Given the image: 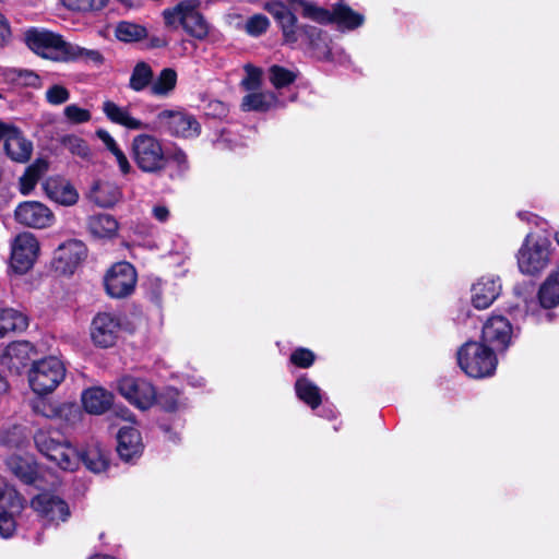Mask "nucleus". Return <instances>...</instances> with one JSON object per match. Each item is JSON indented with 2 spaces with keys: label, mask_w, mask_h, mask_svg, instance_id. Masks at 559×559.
Here are the masks:
<instances>
[{
  "label": "nucleus",
  "mask_w": 559,
  "mask_h": 559,
  "mask_svg": "<svg viewBox=\"0 0 559 559\" xmlns=\"http://www.w3.org/2000/svg\"><path fill=\"white\" fill-rule=\"evenodd\" d=\"M91 559H116V558L112 556L103 555V556H95L94 558H91Z\"/></svg>",
  "instance_id": "64"
},
{
  "label": "nucleus",
  "mask_w": 559,
  "mask_h": 559,
  "mask_svg": "<svg viewBox=\"0 0 559 559\" xmlns=\"http://www.w3.org/2000/svg\"><path fill=\"white\" fill-rule=\"evenodd\" d=\"M63 62H78L82 61L85 64L100 67L105 62L104 55L97 49H87L76 44L69 43L66 50V57L62 58Z\"/></svg>",
  "instance_id": "35"
},
{
  "label": "nucleus",
  "mask_w": 559,
  "mask_h": 559,
  "mask_svg": "<svg viewBox=\"0 0 559 559\" xmlns=\"http://www.w3.org/2000/svg\"><path fill=\"white\" fill-rule=\"evenodd\" d=\"M153 79L152 67L145 61H139L131 72L129 87L134 92H142L152 85Z\"/></svg>",
  "instance_id": "39"
},
{
  "label": "nucleus",
  "mask_w": 559,
  "mask_h": 559,
  "mask_svg": "<svg viewBox=\"0 0 559 559\" xmlns=\"http://www.w3.org/2000/svg\"><path fill=\"white\" fill-rule=\"evenodd\" d=\"M87 229L94 238L112 239L118 234L119 224L112 215L99 213L87 218Z\"/></svg>",
  "instance_id": "27"
},
{
  "label": "nucleus",
  "mask_w": 559,
  "mask_h": 559,
  "mask_svg": "<svg viewBox=\"0 0 559 559\" xmlns=\"http://www.w3.org/2000/svg\"><path fill=\"white\" fill-rule=\"evenodd\" d=\"M159 129L170 136L194 139L201 134L202 127L197 118L186 111L165 109L156 115Z\"/></svg>",
  "instance_id": "10"
},
{
  "label": "nucleus",
  "mask_w": 559,
  "mask_h": 559,
  "mask_svg": "<svg viewBox=\"0 0 559 559\" xmlns=\"http://www.w3.org/2000/svg\"><path fill=\"white\" fill-rule=\"evenodd\" d=\"M365 23V16L354 11L349 5L337 2L333 5L331 24H336L341 28L354 31Z\"/></svg>",
  "instance_id": "31"
},
{
  "label": "nucleus",
  "mask_w": 559,
  "mask_h": 559,
  "mask_svg": "<svg viewBox=\"0 0 559 559\" xmlns=\"http://www.w3.org/2000/svg\"><path fill=\"white\" fill-rule=\"evenodd\" d=\"M103 111L112 123L122 126L129 130H141L146 128L144 122L130 115L128 108L120 107L111 100L103 103Z\"/></svg>",
  "instance_id": "29"
},
{
  "label": "nucleus",
  "mask_w": 559,
  "mask_h": 559,
  "mask_svg": "<svg viewBox=\"0 0 559 559\" xmlns=\"http://www.w3.org/2000/svg\"><path fill=\"white\" fill-rule=\"evenodd\" d=\"M154 405L166 413H177L186 408V403L181 399V392L175 386H166L159 393L156 391Z\"/></svg>",
  "instance_id": "36"
},
{
  "label": "nucleus",
  "mask_w": 559,
  "mask_h": 559,
  "mask_svg": "<svg viewBox=\"0 0 559 559\" xmlns=\"http://www.w3.org/2000/svg\"><path fill=\"white\" fill-rule=\"evenodd\" d=\"M286 1L290 8H295L296 5H299L302 9L306 5V3L308 2V0H286Z\"/></svg>",
  "instance_id": "63"
},
{
  "label": "nucleus",
  "mask_w": 559,
  "mask_h": 559,
  "mask_svg": "<svg viewBox=\"0 0 559 559\" xmlns=\"http://www.w3.org/2000/svg\"><path fill=\"white\" fill-rule=\"evenodd\" d=\"M501 283L499 277L483 276L472 286V305L476 309H487L499 297Z\"/></svg>",
  "instance_id": "23"
},
{
  "label": "nucleus",
  "mask_w": 559,
  "mask_h": 559,
  "mask_svg": "<svg viewBox=\"0 0 559 559\" xmlns=\"http://www.w3.org/2000/svg\"><path fill=\"white\" fill-rule=\"evenodd\" d=\"M177 72L173 68H164L152 82L151 93L155 96H167L176 87Z\"/></svg>",
  "instance_id": "40"
},
{
  "label": "nucleus",
  "mask_w": 559,
  "mask_h": 559,
  "mask_svg": "<svg viewBox=\"0 0 559 559\" xmlns=\"http://www.w3.org/2000/svg\"><path fill=\"white\" fill-rule=\"evenodd\" d=\"M4 464L7 468L24 485L33 486L39 479V466L32 455L12 454Z\"/></svg>",
  "instance_id": "22"
},
{
  "label": "nucleus",
  "mask_w": 559,
  "mask_h": 559,
  "mask_svg": "<svg viewBox=\"0 0 559 559\" xmlns=\"http://www.w3.org/2000/svg\"><path fill=\"white\" fill-rule=\"evenodd\" d=\"M270 27V21L266 15L257 13L250 16L245 25L246 33L252 37H259Z\"/></svg>",
  "instance_id": "47"
},
{
  "label": "nucleus",
  "mask_w": 559,
  "mask_h": 559,
  "mask_svg": "<svg viewBox=\"0 0 559 559\" xmlns=\"http://www.w3.org/2000/svg\"><path fill=\"white\" fill-rule=\"evenodd\" d=\"M301 15L319 24L329 25L331 24L332 11L308 1L302 9Z\"/></svg>",
  "instance_id": "44"
},
{
  "label": "nucleus",
  "mask_w": 559,
  "mask_h": 559,
  "mask_svg": "<svg viewBox=\"0 0 559 559\" xmlns=\"http://www.w3.org/2000/svg\"><path fill=\"white\" fill-rule=\"evenodd\" d=\"M24 43L37 56L56 62H63L69 44L62 35L38 27L25 31Z\"/></svg>",
  "instance_id": "7"
},
{
  "label": "nucleus",
  "mask_w": 559,
  "mask_h": 559,
  "mask_svg": "<svg viewBox=\"0 0 559 559\" xmlns=\"http://www.w3.org/2000/svg\"><path fill=\"white\" fill-rule=\"evenodd\" d=\"M69 98V90L61 84H53L46 91V100L50 105L58 106L64 104Z\"/></svg>",
  "instance_id": "53"
},
{
  "label": "nucleus",
  "mask_w": 559,
  "mask_h": 559,
  "mask_svg": "<svg viewBox=\"0 0 559 559\" xmlns=\"http://www.w3.org/2000/svg\"><path fill=\"white\" fill-rule=\"evenodd\" d=\"M204 115L212 119L224 120L229 115V106L218 99H211L204 106Z\"/></svg>",
  "instance_id": "50"
},
{
  "label": "nucleus",
  "mask_w": 559,
  "mask_h": 559,
  "mask_svg": "<svg viewBox=\"0 0 559 559\" xmlns=\"http://www.w3.org/2000/svg\"><path fill=\"white\" fill-rule=\"evenodd\" d=\"M551 241L544 236L528 234L518 252V266L522 274L539 275L550 262Z\"/></svg>",
  "instance_id": "5"
},
{
  "label": "nucleus",
  "mask_w": 559,
  "mask_h": 559,
  "mask_svg": "<svg viewBox=\"0 0 559 559\" xmlns=\"http://www.w3.org/2000/svg\"><path fill=\"white\" fill-rule=\"evenodd\" d=\"M122 328L120 317L110 312H98L91 323V338L99 348H109L116 345Z\"/></svg>",
  "instance_id": "15"
},
{
  "label": "nucleus",
  "mask_w": 559,
  "mask_h": 559,
  "mask_svg": "<svg viewBox=\"0 0 559 559\" xmlns=\"http://www.w3.org/2000/svg\"><path fill=\"white\" fill-rule=\"evenodd\" d=\"M63 114L67 120L73 124L88 122L92 118V114L88 109L81 108L75 104L68 105Z\"/></svg>",
  "instance_id": "51"
},
{
  "label": "nucleus",
  "mask_w": 559,
  "mask_h": 559,
  "mask_svg": "<svg viewBox=\"0 0 559 559\" xmlns=\"http://www.w3.org/2000/svg\"><path fill=\"white\" fill-rule=\"evenodd\" d=\"M64 377L66 367L55 356L37 359L28 369L29 386L38 395H46L55 391Z\"/></svg>",
  "instance_id": "6"
},
{
  "label": "nucleus",
  "mask_w": 559,
  "mask_h": 559,
  "mask_svg": "<svg viewBox=\"0 0 559 559\" xmlns=\"http://www.w3.org/2000/svg\"><path fill=\"white\" fill-rule=\"evenodd\" d=\"M24 497L13 487L0 490V503L11 512L19 513L23 509Z\"/></svg>",
  "instance_id": "45"
},
{
  "label": "nucleus",
  "mask_w": 559,
  "mask_h": 559,
  "mask_svg": "<svg viewBox=\"0 0 559 559\" xmlns=\"http://www.w3.org/2000/svg\"><path fill=\"white\" fill-rule=\"evenodd\" d=\"M39 252L37 238L27 231L19 234L12 243L10 266L15 274L23 275L34 265Z\"/></svg>",
  "instance_id": "12"
},
{
  "label": "nucleus",
  "mask_w": 559,
  "mask_h": 559,
  "mask_svg": "<svg viewBox=\"0 0 559 559\" xmlns=\"http://www.w3.org/2000/svg\"><path fill=\"white\" fill-rule=\"evenodd\" d=\"M512 334V324L506 317L491 316L483 324L480 342L495 353L504 352L511 343Z\"/></svg>",
  "instance_id": "16"
},
{
  "label": "nucleus",
  "mask_w": 559,
  "mask_h": 559,
  "mask_svg": "<svg viewBox=\"0 0 559 559\" xmlns=\"http://www.w3.org/2000/svg\"><path fill=\"white\" fill-rule=\"evenodd\" d=\"M266 11L274 17L283 34L285 44H296L301 36L298 20L288 5L283 1H271L265 5Z\"/></svg>",
  "instance_id": "19"
},
{
  "label": "nucleus",
  "mask_w": 559,
  "mask_h": 559,
  "mask_svg": "<svg viewBox=\"0 0 559 559\" xmlns=\"http://www.w3.org/2000/svg\"><path fill=\"white\" fill-rule=\"evenodd\" d=\"M36 449L59 468L73 472L76 454L66 436L57 428H39L33 435Z\"/></svg>",
  "instance_id": "3"
},
{
  "label": "nucleus",
  "mask_w": 559,
  "mask_h": 559,
  "mask_svg": "<svg viewBox=\"0 0 559 559\" xmlns=\"http://www.w3.org/2000/svg\"><path fill=\"white\" fill-rule=\"evenodd\" d=\"M96 136L103 141L106 148L111 152L115 150L118 144L116 143L115 139L110 135V133L105 129H97L96 130Z\"/></svg>",
  "instance_id": "59"
},
{
  "label": "nucleus",
  "mask_w": 559,
  "mask_h": 559,
  "mask_svg": "<svg viewBox=\"0 0 559 559\" xmlns=\"http://www.w3.org/2000/svg\"><path fill=\"white\" fill-rule=\"evenodd\" d=\"M75 454L76 460L73 471L79 467L80 463H82L86 469L95 474L105 472L109 467L108 454L98 443L87 444L80 450L75 448Z\"/></svg>",
  "instance_id": "24"
},
{
  "label": "nucleus",
  "mask_w": 559,
  "mask_h": 559,
  "mask_svg": "<svg viewBox=\"0 0 559 559\" xmlns=\"http://www.w3.org/2000/svg\"><path fill=\"white\" fill-rule=\"evenodd\" d=\"M14 513L3 508V503H0V534L5 538L11 537L15 531Z\"/></svg>",
  "instance_id": "52"
},
{
  "label": "nucleus",
  "mask_w": 559,
  "mask_h": 559,
  "mask_svg": "<svg viewBox=\"0 0 559 559\" xmlns=\"http://www.w3.org/2000/svg\"><path fill=\"white\" fill-rule=\"evenodd\" d=\"M68 142L71 145L70 150L73 154L82 158H87L90 156V147L86 141H84L83 139L78 136H70L68 139Z\"/></svg>",
  "instance_id": "55"
},
{
  "label": "nucleus",
  "mask_w": 559,
  "mask_h": 559,
  "mask_svg": "<svg viewBox=\"0 0 559 559\" xmlns=\"http://www.w3.org/2000/svg\"><path fill=\"white\" fill-rule=\"evenodd\" d=\"M246 78L242 80L241 85L247 91H257L262 83V69L251 63L245 66Z\"/></svg>",
  "instance_id": "49"
},
{
  "label": "nucleus",
  "mask_w": 559,
  "mask_h": 559,
  "mask_svg": "<svg viewBox=\"0 0 559 559\" xmlns=\"http://www.w3.org/2000/svg\"><path fill=\"white\" fill-rule=\"evenodd\" d=\"M198 0H182L162 12L165 27L177 31L179 27L198 40L205 39L210 34V24L199 11Z\"/></svg>",
  "instance_id": "1"
},
{
  "label": "nucleus",
  "mask_w": 559,
  "mask_h": 559,
  "mask_svg": "<svg viewBox=\"0 0 559 559\" xmlns=\"http://www.w3.org/2000/svg\"><path fill=\"white\" fill-rule=\"evenodd\" d=\"M147 43L146 48L147 49H159L165 48L168 46L169 40L165 35H147Z\"/></svg>",
  "instance_id": "58"
},
{
  "label": "nucleus",
  "mask_w": 559,
  "mask_h": 559,
  "mask_svg": "<svg viewBox=\"0 0 559 559\" xmlns=\"http://www.w3.org/2000/svg\"><path fill=\"white\" fill-rule=\"evenodd\" d=\"M114 394L102 386H93L83 391L82 405L88 414L102 415L114 404Z\"/></svg>",
  "instance_id": "26"
},
{
  "label": "nucleus",
  "mask_w": 559,
  "mask_h": 559,
  "mask_svg": "<svg viewBox=\"0 0 559 559\" xmlns=\"http://www.w3.org/2000/svg\"><path fill=\"white\" fill-rule=\"evenodd\" d=\"M33 411L46 418H64L69 420V416L74 417L80 414L79 407L74 403H62L53 405L45 399L34 402Z\"/></svg>",
  "instance_id": "33"
},
{
  "label": "nucleus",
  "mask_w": 559,
  "mask_h": 559,
  "mask_svg": "<svg viewBox=\"0 0 559 559\" xmlns=\"http://www.w3.org/2000/svg\"><path fill=\"white\" fill-rule=\"evenodd\" d=\"M456 359L460 368L475 379L492 376L498 364L497 355L491 347L473 340L459 347Z\"/></svg>",
  "instance_id": "4"
},
{
  "label": "nucleus",
  "mask_w": 559,
  "mask_h": 559,
  "mask_svg": "<svg viewBox=\"0 0 559 559\" xmlns=\"http://www.w3.org/2000/svg\"><path fill=\"white\" fill-rule=\"evenodd\" d=\"M158 426L162 431H164L166 435H168V439L170 441L176 442L177 440H179L178 433L173 431V429L169 425L160 423Z\"/></svg>",
  "instance_id": "61"
},
{
  "label": "nucleus",
  "mask_w": 559,
  "mask_h": 559,
  "mask_svg": "<svg viewBox=\"0 0 559 559\" xmlns=\"http://www.w3.org/2000/svg\"><path fill=\"white\" fill-rule=\"evenodd\" d=\"M39 162L40 160L38 159L35 164L27 167L23 176L20 178V192L23 195H28L39 180V170L37 168Z\"/></svg>",
  "instance_id": "48"
},
{
  "label": "nucleus",
  "mask_w": 559,
  "mask_h": 559,
  "mask_svg": "<svg viewBox=\"0 0 559 559\" xmlns=\"http://www.w3.org/2000/svg\"><path fill=\"white\" fill-rule=\"evenodd\" d=\"M283 106L274 92H255L243 96L241 109L243 111L266 112L272 108Z\"/></svg>",
  "instance_id": "28"
},
{
  "label": "nucleus",
  "mask_w": 559,
  "mask_h": 559,
  "mask_svg": "<svg viewBox=\"0 0 559 559\" xmlns=\"http://www.w3.org/2000/svg\"><path fill=\"white\" fill-rule=\"evenodd\" d=\"M115 36L123 43H138L147 37V28L130 21H120L116 25Z\"/></svg>",
  "instance_id": "38"
},
{
  "label": "nucleus",
  "mask_w": 559,
  "mask_h": 559,
  "mask_svg": "<svg viewBox=\"0 0 559 559\" xmlns=\"http://www.w3.org/2000/svg\"><path fill=\"white\" fill-rule=\"evenodd\" d=\"M0 442L9 449L25 448L28 443L26 428L21 425H13L2 432Z\"/></svg>",
  "instance_id": "41"
},
{
  "label": "nucleus",
  "mask_w": 559,
  "mask_h": 559,
  "mask_svg": "<svg viewBox=\"0 0 559 559\" xmlns=\"http://www.w3.org/2000/svg\"><path fill=\"white\" fill-rule=\"evenodd\" d=\"M294 390L298 400L311 409H317L322 404L320 388L306 374H301L296 379Z\"/></svg>",
  "instance_id": "30"
},
{
  "label": "nucleus",
  "mask_w": 559,
  "mask_h": 559,
  "mask_svg": "<svg viewBox=\"0 0 559 559\" xmlns=\"http://www.w3.org/2000/svg\"><path fill=\"white\" fill-rule=\"evenodd\" d=\"M10 389L9 381L7 378L0 372V395L5 394Z\"/></svg>",
  "instance_id": "62"
},
{
  "label": "nucleus",
  "mask_w": 559,
  "mask_h": 559,
  "mask_svg": "<svg viewBox=\"0 0 559 559\" xmlns=\"http://www.w3.org/2000/svg\"><path fill=\"white\" fill-rule=\"evenodd\" d=\"M88 249L79 239H68L60 243L53 252L51 265L61 275H72L86 260Z\"/></svg>",
  "instance_id": "11"
},
{
  "label": "nucleus",
  "mask_w": 559,
  "mask_h": 559,
  "mask_svg": "<svg viewBox=\"0 0 559 559\" xmlns=\"http://www.w3.org/2000/svg\"><path fill=\"white\" fill-rule=\"evenodd\" d=\"M110 153L116 157L121 174L129 175L132 171V166L124 152L119 146H117Z\"/></svg>",
  "instance_id": "57"
},
{
  "label": "nucleus",
  "mask_w": 559,
  "mask_h": 559,
  "mask_svg": "<svg viewBox=\"0 0 559 559\" xmlns=\"http://www.w3.org/2000/svg\"><path fill=\"white\" fill-rule=\"evenodd\" d=\"M47 197L63 206L74 205L79 200L75 187L62 177H51L44 183Z\"/></svg>",
  "instance_id": "25"
},
{
  "label": "nucleus",
  "mask_w": 559,
  "mask_h": 559,
  "mask_svg": "<svg viewBox=\"0 0 559 559\" xmlns=\"http://www.w3.org/2000/svg\"><path fill=\"white\" fill-rule=\"evenodd\" d=\"M138 283V272L128 261L114 263L105 273L103 284L110 298L122 299L131 296Z\"/></svg>",
  "instance_id": "8"
},
{
  "label": "nucleus",
  "mask_w": 559,
  "mask_h": 559,
  "mask_svg": "<svg viewBox=\"0 0 559 559\" xmlns=\"http://www.w3.org/2000/svg\"><path fill=\"white\" fill-rule=\"evenodd\" d=\"M14 219L25 227L43 229L53 224L55 215L39 201H23L14 210Z\"/></svg>",
  "instance_id": "17"
},
{
  "label": "nucleus",
  "mask_w": 559,
  "mask_h": 559,
  "mask_svg": "<svg viewBox=\"0 0 559 559\" xmlns=\"http://www.w3.org/2000/svg\"><path fill=\"white\" fill-rule=\"evenodd\" d=\"M116 389L123 399L140 411H147L154 406L156 388L147 379L126 374L117 380Z\"/></svg>",
  "instance_id": "9"
},
{
  "label": "nucleus",
  "mask_w": 559,
  "mask_h": 559,
  "mask_svg": "<svg viewBox=\"0 0 559 559\" xmlns=\"http://www.w3.org/2000/svg\"><path fill=\"white\" fill-rule=\"evenodd\" d=\"M267 72L269 81L276 90H282L294 84L298 78L297 72L280 64H272Z\"/></svg>",
  "instance_id": "42"
},
{
  "label": "nucleus",
  "mask_w": 559,
  "mask_h": 559,
  "mask_svg": "<svg viewBox=\"0 0 559 559\" xmlns=\"http://www.w3.org/2000/svg\"><path fill=\"white\" fill-rule=\"evenodd\" d=\"M38 359V350L28 341L11 342L0 356L1 365L7 367L11 373L22 374L33 367Z\"/></svg>",
  "instance_id": "13"
},
{
  "label": "nucleus",
  "mask_w": 559,
  "mask_h": 559,
  "mask_svg": "<svg viewBox=\"0 0 559 559\" xmlns=\"http://www.w3.org/2000/svg\"><path fill=\"white\" fill-rule=\"evenodd\" d=\"M60 2L69 11L91 13L103 10L108 0H60Z\"/></svg>",
  "instance_id": "43"
},
{
  "label": "nucleus",
  "mask_w": 559,
  "mask_h": 559,
  "mask_svg": "<svg viewBox=\"0 0 559 559\" xmlns=\"http://www.w3.org/2000/svg\"><path fill=\"white\" fill-rule=\"evenodd\" d=\"M129 153L135 166L143 174L159 177L168 168L167 152L164 150L162 141L153 134L134 135Z\"/></svg>",
  "instance_id": "2"
},
{
  "label": "nucleus",
  "mask_w": 559,
  "mask_h": 559,
  "mask_svg": "<svg viewBox=\"0 0 559 559\" xmlns=\"http://www.w3.org/2000/svg\"><path fill=\"white\" fill-rule=\"evenodd\" d=\"M31 506L40 518L56 525L67 522L71 516L68 502L50 492L38 493L32 499Z\"/></svg>",
  "instance_id": "18"
},
{
  "label": "nucleus",
  "mask_w": 559,
  "mask_h": 559,
  "mask_svg": "<svg viewBox=\"0 0 559 559\" xmlns=\"http://www.w3.org/2000/svg\"><path fill=\"white\" fill-rule=\"evenodd\" d=\"M300 33L317 60L333 61L332 40L326 32L317 26L304 24L300 27Z\"/></svg>",
  "instance_id": "21"
},
{
  "label": "nucleus",
  "mask_w": 559,
  "mask_h": 559,
  "mask_svg": "<svg viewBox=\"0 0 559 559\" xmlns=\"http://www.w3.org/2000/svg\"><path fill=\"white\" fill-rule=\"evenodd\" d=\"M1 140L4 141V153L11 160L24 164L31 159L33 143L25 138L19 127L0 120V141Z\"/></svg>",
  "instance_id": "14"
},
{
  "label": "nucleus",
  "mask_w": 559,
  "mask_h": 559,
  "mask_svg": "<svg viewBox=\"0 0 559 559\" xmlns=\"http://www.w3.org/2000/svg\"><path fill=\"white\" fill-rule=\"evenodd\" d=\"M167 157L168 163L173 162L176 164L180 174H183L189 169L188 155L182 148L176 147L173 152L167 153Z\"/></svg>",
  "instance_id": "54"
},
{
  "label": "nucleus",
  "mask_w": 559,
  "mask_h": 559,
  "mask_svg": "<svg viewBox=\"0 0 559 559\" xmlns=\"http://www.w3.org/2000/svg\"><path fill=\"white\" fill-rule=\"evenodd\" d=\"M537 298L544 309H552L559 305V269L552 271L539 286Z\"/></svg>",
  "instance_id": "34"
},
{
  "label": "nucleus",
  "mask_w": 559,
  "mask_h": 559,
  "mask_svg": "<svg viewBox=\"0 0 559 559\" xmlns=\"http://www.w3.org/2000/svg\"><path fill=\"white\" fill-rule=\"evenodd\" d=\"M117 453L119 457L127 463L140 459L144 444L141 432L131 426H123L117 432Z\"/></svg>",
  "instance_id": "20"
},
{
  "label": "nucleus",
  "mask_w": 559,
  "mask_h": 559,
  "mask_svg": "<svg viewBox=\"0 0 559 559\" xmlns=\"http://www.w3.org/2000/svg\"><path fill=\"white\" fill-rule=\"evenodd\" d=\"M4 81L23 87L39 88L41 86L40 76L28 69H5L2 72Z\"/></svg>",
  "instance_id": "37"
},
{
  "label": "nucleus",
  "mask_w": 559,
  "mask_h": 559,
  "mask_svg": "<svg viewBox=\"0 0 559 559\" xmlns=\"http://www.w3.org/2000/svg\"><path fill=\"white\" fill-rule=\"evenodd\" d=\"M314 352L307 347H296L289 355V362L300 369H308L316 362Z\"/></svg>",
  "instance_id": "46"
},
{
  "label": "nucleus",
  "mask_w": 559,
  "mask_h": 559,
  "mask_svg": "<svg viewBox=\"0 0 559 559\" xmlns=\"http://www.w3.org/2000/svg\"><path fill=\"white\" fill-rule=\"evenodd\" d=\"M153 216L159 222H166L169 217V210L164 205H156L153 207Z\"/></svg>",
  "instance_id": "60"
},
{
  "label": "nucleus",
  "mask_w": 559,
  "mask_h": 559,
  "mask_svg": "<svg viewBox=\"0 0 559 559\" xmlns=\"http://www.w3.org/2000/svg\"><path fill=\"white\" fill-rule=\"evenodd\" d=\"M12 40V29L9 20L0 12V47L8 46Z\"/></svg>",
  "instance_id": "56"
},
{
  "label": "nucleus",
  "mask_w": 559,
  "mask_h": 559,
  "mask_svg": "<svg viewBox=\"0 0 559 559\" xmlns=\"http://www.w3.org/2000/svg\"><path fill=\"white\" fill-rule=\"evenodd\" d=\"M28 328V318L23 312L13 308L0 309V337L10 333L23 332Z\"/></svg>",
  "instance_id": "32"
}]
</instances>
